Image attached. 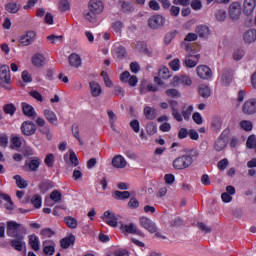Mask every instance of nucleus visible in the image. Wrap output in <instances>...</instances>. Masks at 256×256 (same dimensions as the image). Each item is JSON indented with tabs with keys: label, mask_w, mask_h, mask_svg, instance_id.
I'll return each instance as SVG.
<instances>
[{
	"label": "nucleus",
	"mask_w": 256,
	"mask_h": 256,
	"mask_svg": "<svg viewBox=\"0 0 256 256\" xmlns=\"http://www.w3.org/2000/svg\"><path fill=\"white\" fill-rule=\"evenodd\" d=\"M23 233H27V229L21 224L13 221L7 223L6 235L8 237H17L18 235H23Z\"/></svg>",
	"instance_id": "nucleus-1"
},
{
	"label": "nucleus",
	"mask_w": 256,
	"mask_h": 256,
	"mask_svg": "<svg viewBox=\"0 0 256 256\" xmlns=\"http://www.w3.org/2000/svg\"><path fill=\"white\" fill-rule=\"evenodd\" d=\"M193 165V157L184 154L173 161V167L177 170L189 169Z\"/></svg>",
	"instance_id": "nucleus-2"
},
{
	"label": "nucleus",
	"mask_w": 256,
	"mask_h": 256,
	"mask_svg": "<svg viewBox=\"0 0 256 256\" xmlns=\"http://www.w3.org/2000/svg\"><path fill=\"white\" fill-rule=\"evenodd\" d=\"M148 27L150 29H161V27H165V17L160 14L151 16L148 19Z\"/></svg>",
	"instance_id": "nucleus-3"
},
{
	"label": "nucleus",
	"mask_w": 256,
	"mask_h": 256,
	"mask_svg": "<svg viewBox=\"0 0 256 256\" xmlns=\"http://www.w3.org/2000/svg\"><path fill=\"white\" fill-rule=\"evenodd\" d=\"M139 223L143 229H146L149 233H157V224L148 217H141Z\"/></svg>",
	"instance_id": "nucleus-4"
},
{
	"label": "nucleus",
	"mask_w": 256,
	"mask_h": 256,
	"mask_svg": "<svg viewBox=\"0 0 256 256\" xmlns=\"http://www.w3.org/2000/svg\"><path fill=\"white\" fill-rule=\"evenodd\" d=\"M21 131L26 137H31L37 133V125L31 121H25L21 125Z\"/></svg>",
	"instance_id": "nucleus-5"
},
{
	"label": "nucleus",
	"mask_w": 256,
	"mask_h": 256,
	"mask_svg": "<svg viewBox=\"0 0 256 256\" xmlns=\"http://www.w3.org/2000/svg\"><path fill=\"white\" fill-rule=\"evenodd\" d=\"M11 83V70L9 66L3 65L0 67V85H9Z\"/></svg>",
	"instance_id": "nucleus-6"
},
{
	"label": "nucleus",
	"mask_w": 256,
	"mask_h": 256,
	"mask_svg": "<svg viewBox=\"0 0 256 256\" xmlns=\"http://www.w3.org/2000/svg\"><path fill=\"white\" fill-rule=\"evenodd\" d=\"M36 37H37L36 31H33V30L27 31L26 34L20 37V43L21 45H23V47H29V45H31L35 41Z\"/></svg>",
	"instance_id": "nucleus-7"
},
{
	"label": "nucleus",
	"mask_w": 256,
	"mask_h": 256,
	"mask_svg": "<svg viewBox=\"0 0 256 256\" xmlns=\"http://www.w3.org/2000/svg\"><path fill=\"white\" fill-rule=\"evenodd\" d=\"M242 112L244 115H255L256 113V99L252 98L247 100L243 105H242Z\"/></svg>",
	"instance_id": "nucleus-8"
},
{
	"label": "nucleus",
	"mask_w": 256,
	"mask_h": 256,
	"mask_svg": "<svg viewBox=\"0 0 256 256\" xmlns=\"http://www.w3.org/2000/svg\"><path fill=\"white\" fill-rule=\"evenodd\" d=\"M228 13L230 18H232L234 21H237V19L241 17V3L232 2L229 6Z\"/></svg>",
	"instance_id": "nucleus-9"
},
{
	"label": "nucleus",
	"mask_w": 256,
	"mask_h": 256,
	"mask_svg": "<svg viewBox=\"0 0 256 256\" xmlns=\"http://www.w3.org/2000/svg\"><path fill=\"white\" fill-rule=\"evenodd\" d=\"M122 233H130V235H139V237H145V234L137 229V226L134 223L128 225H121L120 227Z\"/></svg>",
	"instance_id": "nucleus-10"
},
{
	"label": "nucleus",
	"mask_w": 256,
	"mask_h": 256,
	"mask_svg": "<svg viewBox=\"0 0 256 256\" xmlns=\"http://www.w3.org/2000/svg\"><path fill=\"white\" fill-rule=\"evenodd\" d=\"M168 103L171 107L172 117L178 121V123H181V121H183V114L179 112V102H177V100H169Z\"/></svg>",
	"instance_id": "nucleus-11"
},
{
	"label": "nucleus",
	"mask_w": 256,
	"mask_h": 256,
	"mask_svg": "<svg viewBox=\"0 0 256 256\" xmlns=\"http://www.w3.org/2000/svg\"><path fill=\"white\" fill-rule=\"evenodd\" d=\"M10 241V245L15 251H23V248L25 247V235H18L16 237H13Z\"/></svg>",
	"instance_id": "nucleus-12"
},
{
	"label": "nucleus",
	"mask_w": 256,
	"mask_h": 256,
	"mask_svg": "<svg viewBox=\"0 0 256 256\" xmlns=\"http://www.w3.org/2000/svg\"><path fill=\"white\" fill-rule=\"evenodd\" d=\"M199 59H201V55L196 54H188L183 60V63L189 69H193V67H197V63H199Z\"/></svg>",
	"instance_id": "nucleus-13"
},
{
	"label": "nucleus",
	"mask_w": 256,
	"mask_h": 256,
	"mask_svg": "<svg viewBox=\"0 0 256 256\" xmlns=\"http://www.w3.org/2000/svg\"><path fill=\"white\" fill-rule=\"evenodd\" d=\"M88 9L93 11L96 15H101L105 6L101 0H91L88 5Z\"/></svg>",
	"instance_id": "nucleus-14"
},
{
	"label": "nucleus",
	"mask_w": 256,
	"mask_h": 256,
	"mask_svg": "<svg viewBox=\"0 0 256 256\" xmlns=\"http://www.w3.org/2000/svg\"><path fill=\"white\" fill-rule=\"evenodd\" d=\"M192 83L189 76H174L172 79L173 87H179V85L189 86Z\"/></svg>",
	"instance_id": "nucleus-15"
},
{
	"label": "nucleus",
	"mask_w": 256,
	"mask_h": 256,
	"mask_svg": "<svg viewBox=\"0 0 256 256\" xmlns=\"http://www.w3.org/2000/svg\"><path fill=\"white\" fill-rule=\"evenodd\" d=\"M196 73L200 79H211L212 72L211 68L205 65H200L196 68Z\"/></svg>",
	"instance_id": "nucleus-16"
},
{
	"label": "nucleus",
	"mask_w": 256,
	"mask_h": 256,
	"mask_svg": "<svg viewBox=\"0 0 256 256\" xmlns=\"http://www.w3.org/2000/svg\"><path fill=\"white\" fill-rule=\"evenodd\" d=\"M102 219H104L105 223L109 225L110 227H117V216H115V213L111 211H105L103 214Z\"/></svg>",
	"instance_id": "nucleus-17"
},
{
	"label": "nucleus",
	"mask_w": 256,
	"mask_h": 256,
	"mask_svg": "<svg viewBox=\"0 0 256 256\" xmlns=\"http://www.w3.org/2000/svg\"><path fill=\"white\" fill-rule=\"evenodd\" d=\"M232 81H233V70H224L220 78L221 85H223V87H229Z\"/></svg>",
	"instance_id": "nucleus-18"
},
{
	"label": "nucleus",
	"mask_w": 256,
	"mask_h": 256,
	"mask_svg": "<svg viewBox=\"0 0 256 256\" xmlns=\"http://www.w3.org/2000/svg\"><path fill=\"white\" fill-rule=\"evenodd\" d=\"M112 166L115 169H125L127 167V160L121 155H116L112 159Z\"/></svg>",
	"instance_id": "nucleus-19"
},
{
	"label": "nucleus",
	"mask_w": 256,
	"mask_h": 256,
	"mask_svg": "<svg viewBox=\"0 0 256 256\" xmlns=\"http://www.w3.org/2000/svg\"><path fill=\"white\" fill-rule=\"evenodd\" d=\"M227 147V137L222 132L221 135L218 137V139L214 143V149L215 151H223Z\"/></svg>",
	"instance_id": "nucleus-20"
},
{
	"label": "nucleus",
	"mask_w": 256,
	"mask_h": 256,
	"mask_svg": "<svg viewBox=\"0 0 256 256\" xmlns=\"http://www.w3.org/2000/svg\"><path fill=\"white\" fill-rule=\"evenodd\" d=\"M256 0H244L243 3V13L245 15H252L253 11H255Z\"/></svg>",
	"instance_id": "nucleus-21"
},
{
	"label": "nucleus",
	"mask_w": 256,
	"mask_h": 256,
	"mask_svg": "<svg viewBox=\"0 0 256 256\" xmlns=\"http://www.w3.org/2000/svg\"><path fill=\"white\" fill-rule=\"evenodd\" d=\"M243 40L248 45L256 42V29H249L243 35Z\"/></svg>",
	"instance_id": "nucleus-22"
},
{
	"label": "nucleus",
	"mask_w": 256,
	"mask_h": 256,
	"mask_svg": "<svg viewBox=\"0 0 256 256\" xmlns=\"http://www.w3.org/2000/svg\"><path fill=\"white\" fill-rule=\"evenodd\" d=\"M195 33L200 37V39H207L210 35L209 27L200 25L195 29Z\"/></svg>",
	"instance_id": "nucleus-23"
},
{
	"label": "nucleus",
	"mask_w": 256,
	"mask_h": 256,
	"mask_svg": "<svg viewBox=\"0 0 256 256\" xmlns=\"http://www.w3.org/2000/svg\"><path fill=\"white\" fill-rule=\"evenodd\" d=\"M89 85H90V91H91L92 97H99V95L103 93V89L101 88V85L96 81H91Z\"/></svg>",
	"instance_id": "nucleus-24"
},
{
	"label": "nucleus",
	"mask_w": 256,
	"mask_h": 256,
	"mask_svg": "<svg viewBox=\"0 0 256 256\" xmlns=\"http://www.w3.org/2000/svg\"><path fill=\"white\" fill-rule=\"evenodd\" d=\"M29 245L33 251H39L41 249V242L39 241V237H37L35 234L30 235Z\"/></svg>",
	"instance_id": "nucleus-25"
},
{
	"label": "nucleus",
	"mask_w": 256,
	"mask_h": 256,
	"mask_svg": "<svg viewBox=\"0 0 256 256\" xmlns=\"http://www.w3.org/2000/svg\"><path fill=\"white\" fill-rule=\"evenodd\" d=\"M68 61L71 67H75V69H79L81 67V56L79 54L73 53L69 56Z\"/></svg>",
	"instance_id": "nucleus-26"
},
{
	"label": "nucleus",
	"mask_w": 256,
	"mask_h": 256,
	"mask_svg": "<svg viewBox=\"0 0 256 256\" xmlns=\"http://www.w3.org/2000/svg\"><path fill=\"white\" fill-rule=\"evenodd\" d=\"M22 111L26 117H37L35 108L25 102L22 103Z\"/></svg>",
	"instance_id": "nucleus-27"
},
{
	"label": "nucleus",
	"mask_w": 256,
	"mask_h": 256,
	"mask_svg": "<svg viewBox=\"0 0 256 256\" xmlns=\"http://www.w3.org/2000/svg\"><path fill=\"white\" fill-rule=\"evenodd\" d=\"M211 127L215 133H219L221 131V127H223V120L220 116H214L212 118Z\"/></svg>",
	"instance_id": "nucleus-28"
},
{
	"label": "nucleus",
	"mask_w": 256,
	"mask_h": 256,
	"mask_svg": "<svg viewBox=\"0 0 256 256\" xmlns=\"http://www.w3.org/2000/svg\"><path fill=\"white\" fill-rule=\"evenodd\" d=\"M32 64L34 67H43L45 65V56L41 53H37L32 57Z\"/></svg>",
	"instance_id": "nucleus-29"
},
{
	"label": "nucleus",
	"mask_w": 256,
	"mask_h": 256,
	"mask_svg": "<svg viewBox=\"0 0 256 256\" xmlns=\"http://www.w3.org/2000/svg\"><path fill=\"white\" fill-rule=\"evenodd\" d=\"M44 117L45 119H47L48 122L51 123V125H55V123L57 122V114H55V112L49 110V109H45L43 111Z\"/></svg>",
	"instance_id": "nucleus-30"
},
{
	"label": "nucleus",
	"mask_w": 256,
	"mask_h": 256,
	"mask_svg": "<svg viewBox=\"0 0 256 256\" xmlns=\"http://www.w3.org/2000/svg\"><path fill=\"white\" fill-rule=\"evenodd\" d=\"M144 115L146 119L153 121V119H156L157 117V110L155 108H151L150 106H146L144 108Z\"/></svg>",
	"instance_id": "nucleus-31"
},
{
	"label": "nucleus",
	"mask_w": 256,
	"mask_h": 256,
	"mask_svg": "<svg viewBox=\"0 0 256 256\" xmlns=\"http://www.w3.org/2000/svg\"><path fill=\"white\" fill-rule=\"evenodd\" d=\"M74 243H75L74 235H70V236L60 240V245H61L62 249H69V247H71V245H73Z\"/></svg>",
	"instance_id": "nucleus-32"
},
{
	"label": "nucleus",
	"mask_w": 256,
	"mask_h": 256,
	"mask_svg": "<svg viewBox=\"0 0 256 256\" xmlns=\"http://www.w3.org/2000/svg\"><path fill=\"white\" fill-rule=\"evenodd\" d=\"M19 9H21V5L17 4L16 2H8L5 4V10L8 13H19Z\"/></svg>",
	"instance_id": "nucleus-33"
},
{
	"label": "nucleus",
	"mask_w": 256,
	"mask_h": 256,
	"mask_svg": "<svg viewBox=\"0 0 256 256\" xmlns=\"http://www.w3.org/2000/svg\"><path fill=\"white\" fill-rule=\"evenodd\" d=\"M198 93L204 99H207L208 97H211V88L205 84H201L198 88Z\"/></svg>",
	"instance_id": "nucleus-34"
},
{
	"label": "nucleus",
	"mask_w": 256,
	"mask_h": 256,
	"mask_svg": "<svg viewBox=\"0 0 256 256\" xmlns=\"http://www.w3.org/2000/svg\"><path fill=\"white\" fill-rule=\"evenodd\" d=\"M113 197H114V199H117L118 201H124V199H129V197H131V192H129V191L121 192L119 190H116L113 193Z\"/></svg>",
	"instance_id": "nucleus-35"
},
{
	"label": "nucleus",
	"mask_w": 256,
	"mask_h": 256,
	"mask_svg": "<svg viewBox=\"0 0 256 256\" xmlns=\"http://www.w3.org/2000/svg\"><path fill=\"white\" fill-rule=\"evenodd\" d=\"M0 198L6 201L5 207L8 211H13L15 209V204L11 200V196L7 194H0Z\"/></svg>",
	"instance_id": "nucleus-36"
},
{
	"label": "nucleus",
	"mask_w": 256,
	"mask_h": 256,
	"mask_svg": "<svg viewBox=\"0 0 256 256\" xmlns=\"http://www.w3.org/2000/svg\"><path fill=\"white\" fill-rule=\"evenodd\" d=\"M13 179L16 181V185L19 187V189H27V187H29V183H27V181L23 179L21 175H15Z\"/></svg>",
	"instance_id": "nucleus-37"
},
{
	"label": "nucleus",
	"mask_w": 256,
	"mask_h": 256,
	"mask_svg": "<svg viewBox=\"0 0 256 256\" xmlns=\"http://www.w3.org/2000/svg\"><path fill=\"white\" fill-rule=\"evenodd\" d=\"M107 115H108V119H109V123L112 131H117V129L115 128V121H117V114H115L113 110H107Z\"/></svg>",
	"instance_id": "nucleus-38"
},
{
	"label": "nucleus",
	"mask_w": 256,
	"mask_h": 256,
	"mask_svg": "<svg viewBox=\"0 0 256 256\" xmlns=\"http://www.w3.org/2000/svg\"><path fill=\"white\" fill-rule=\"evenodd\" d=\"M97 15L98 14H96V12L91 11V9L84 11V17L90 23H95V21H97Z\"/></svg>",
	"instance_id": "nucleus-39"
},
{
	"label": "nucleus",
	"mask_w": 256,
	"mask_h": 256,
	"mask_svg": "<svg viewBox=\"0 0 256 256\" xmlns=\"http://www.w3.org/2000/svg\"><path fill=\"white\" fill-rule=\"evenodd\" d=\"M125 55H127L125 47L119 46L114 49V57H116V59H124Z\"/></svg>",
	"instance_id": "nucleus-40"
},
{
	"label": "nucleus",
	"mask_w": 256,
	"mask_h": 256,
	"mask_svg": "<svg viewBox=\"0 0 256 256\" xmlns=\"http://www.w3.org/2000/svg\"><path fill=\"white\" fill-rule=\"evenodd\" d=\"M64 222L66 223L67 227H69V229H77V219L71 217V216H66L64 218Z\"/></svg>",
	"instance_id": "nucleus-41"
},
{
	"label": "nucleus",
	"mask_w": 256,
	"mask_h": 256,
	"mask_svg": "<svg viewBox=\"0 0 256 256\" xmlns=\"http://www.w3.org/2000/svg\"><path fill=\"white\" fill-rule=\"evenodd\" d=\"M41 165V159L40 158H34L28 163L29 171H37Z\"/></svg>",
	"instance_id": "nucleus-42"
},
{
	"label": "nucleus",
	"mask_w": 256,
	"mask_h": 256,
	"mask_svg": "<svg viewBox=\"0 0 256 256\" xmlns=\"http://www.w3.org/2000/svg\"><path fill=\"white\" fill-rule=\"evenodd\" d=\"M3 111L4 113H6V115H10L11 117H13V115H15V111H17V108L13 103L5 104L3 106Z\"/></svg>",
	"instance_id": "nucleus-43"
},
{
	"label": "nucleus",
	"mask_w": 256,
	"mask_h": 256,
	"mask_svg": "<svg viewBox=\"0 0 256 256\" xmlns=\"http://www.w3.org/2000/svg\"><path fill=\"white\" fill-rule=\"evenodd\" d=\"M38 187L42 193H47V191H49V189H53V182L42 181V182H40Z\"/></svg>",
	"instance_id": "nucleus-44"
},
{
	"label": "nucleus",
	"mask_w": 256,
	"mask_h": 256,
	"mask_svg": "<svg viewBox=\"0 0 256 256\" xmlns=\"http://www.w3.org/2000/svg\"><path fill=\"white\" fill-rule=\"evenodd\" d=\"M239 126L241 127V129H243V131H246V132L253 131V122L249 120L240 121Z\"/></svg>",
	"instance_id": "nucleus-45"
},
{
	"label": "nucleus",
	"mask_w": 256,
	"mask_h": 256,
	"mask_svg": "<svg viewBox=\"0 0 256 256\" xmlns=\"http://www.w3.org/2000/svg\"><path fill=\"white\" fill-rule=\"evenodd\" d=\"M215 19L218 20L220 23H223V21L227 19V11H225L224 9L216 10Z\"/></svg>",
	"instance_id": "nucleus-46"
},
{
	"label": "nucleus",
	"mask_w": 256,
	"mask_h": 256,
	"mask_svg": "<svg viewBox=\"0 0 256 256\" xmlns=\"http://www.w3.org/2000/svg\"><path fill=\"white\" fill-rule=\"evenodd\" d=\"M158 75L161 79H169L172 76L171 71H169V68L167 67L160 68Z\"/></svg>",
	"instance_id": "nucleus-47"
},
{
	"label": "nucleus",
	"mask_w": 256,
	"mask_h": 256,
	"mask_svg": "<svg viewBox=\"0 0 256 256\" xmlns=\"http://www.w3.org/2000/svg\"><path fill=\"white\" fill-rule=\"evenodd\" d=\"M47 40L50 41L52 45H57V43H63V35L57 36L55 34H51L47 36Z\"/></svg>",
	"instance_id": "nucleus-48"
},
{
	"label": "nucleus",
	"mask_w": 256,
	"mask_h": 256,
	"mask_svg": "<svg viewBox=\"0 0 256 256\" xmlns=\"http://www.w3.org/2000/svg\"><path fill=\"white\" fill-rule=\"evenodd\" d=\"M39 132L42 133V135H46L48 141H51L53 135L51 134V127H49V125L40 127Z\"/></svg>",
	"instance_id": "nucleus-49"
},
{
	"label": "nucleus",
	"mask_w": 256,
	"mask_h": 256,
	"mask_svg": "<svg viewBox=\"0 0 256 256\" xmlns=\"http://www.w3.org/2000/svg\"><path fill=\"white\" fill-rule=\"evenodd\" d=\"M70 9H71V4L69 3V0H60L59 10L62 13H65V11H69Z\"/></svg>",
	"instance_id": "nucleus-50"
},
{
	"label": "nucleus",
	"mask_w": 256,
	"mask_h": 256,
	"mask_svg": "<svg viewBox=\"0 0 256 256\" xmlns=\"http://www.w3.org/2000/svg\"><path fill=\"white\" fill-rule=\"evenodd\" d=\"M146 133L148 135H155V133H157V124H155L154 122H149L146 125Z\"/></svg>",
	"instance_id": "nucleus-51"
},
{
	"label": "nucleus",
	"mask_w": 256,
	"mask_h": 256,
	"mask_svg": "<svg viewBox=\"0 0 256 256\" xmlns=\"http://www.w3.org/2000/svg\"><path fill=\"white\" fill-rule=\"evenodd\" d=\"M169 67L172 69V71H179V69H181V60L175 58L169 62Z\"/></svg>",
	"instance_id": "nucleus-52"
},
{
	"label": "nucleus",
	"mask_w": 256,
	"mask_h": 256,
	"mask_svg": "<svg viewBox=\"0 0 256 256\" xmlns=\"http://www.w3.org/2000/svg\"><path fill=\"white\" fill-rule=\"evenodd\" d=\"M166 95L167 97H173L174 99H179V97H181V93L175 88L166 90Z\"/></svg>",
	"instance_id": "nucleus-53"
},
{
	"label": "nucleus",
	"mask_w": 256,
	"mask_h": 256,
	"mask_svg": "<svg viewBox=\"0 0 256 256\" xmlns=\"http://www.w3.org/2000/svg\"><path fill=\"white\" fill-rule=\"evenodd\" d=\"M256 146V136L255 134H252L248 137L246 141V147L247 149H253Z\"/></svg>",
	"instance_id": "nucleus-54"
},
{
	"label": "nucleus",
	"mask_w": 256,
	"mask_h": 256,
	"mask_svg": "<svg viewBox=\"0 0 256 256\" xmlns=\"http://www.w3.org/2000/svg\"><path fill=\"white\" fill-rule=\"evenodd\" d=\"M245 57V51L242 49L235 50L233 53V59L234 61H241Z\"/></svg>",
	"instance_id": "nucleus-55"
},
{
	"label": "nucleus",
	"mask_w": 256,
	"mask_h": 256,
	"mask_svg": "<svg viewBox=\"0 0 256 256\" xmlns=\"http://www.w3.org/2000/svg\"><path fill=\"white\" fill-rule=\"evenodd\" d=\"M61 197H62L61 192L57 190L52 191L50 194V199L55 203H59V201H61Z\"/></svg>",
	"instance_id": "nucleus-56"
},
{
	"label": "nucleus",
	"mask_w": 256,
	"mask_h": 256,
	"mask_svg": "<svg viewBox=\"0 0 256 256\" xmlns=\"http://www.w3.org/2000/svg\"><path fill=\"white\" fill-rule=\"evenodd\" d=\"M44 163L47 167H53L55 163V156L53 154H48L44 159Z\"/></svg>",
	"instance_id": "nucleus-57"
},
{
	"label": "nucleus",
	"mask_w": 256,
	"mask_h": 256,
	"mask_svg": "<svg viewBox=\"0 0 256 256\" xmlns=\"http://www.w3.org/2000/svg\"><path fill=\"white\" fill-rule=\"evenodd\" d=\"M101 77H103L106 87H113V81H111L107 72L103 71Z\"/></svg>",
	"instance_id": "nucleus-58"
},
{
	"label": "nucleus",
	"mask_w": 256,
	"mask_h": 256,
	"mask_svg": "<svg viewBox=\"0 0 256 256\" xmlns=\"http://www.w3.org/2000/svg\"><path fill=\"white\" fill-rule=\"evenodd\" d=\"M191 113H193V106L190 105L186 110L182 111V116L185 121H189L191 119Z\"/></svg>",
	"instance_id": "nucleus-59"
},
{
	"label": "nucleus",
	"mask_w": 256,
	"mask_h": 256,
	"mask_svg": "<svg viewBox=\"0 0 256 256\" xmlns=\"http://www.w3.org/2000/svg\"><path fill=\"white\" fill-rule=\"evenodd\" d=\"M130 127L133 129L134 133H139L141 131V125L139 124V120H132L130 122Z\"/></svg>",
	"instance_id": "nucleus-60"
},
{
	"label": "nucleus",
	"mask_w": 256,
	"mask_h": 256,
	"mask_svg": "<svg viewBox=\"0 0 256 256\" xmlns=\"http://www.w3.org/2000/svg\"><path fill=\"white\" fill-rule=\"evenodd\" d=\"M197 227H198V229H200V231H202V233H211V231H212L211 227L207 226L203 222H199L197 224Z\"/></svg>",
	"instance_id": "nucleus-61"
},
{
	"label": "nucleus",
	"mask_w": 256,
	"mask_h": 256,
	"mask_svg": "<svg viewBox=\"0 0 256 256\" xmlns=\"http://www.w3.org/2000/svg\"><path fill=\"white\" fill-rule=\"evenodd\" d=\"M31 203H32V205H34V207H35L36 209H40V207H41V196L35 195V196L31 199Z\"/></svg>",
	"instance_id": "nucleus-62"
},
{
	"label": "nucleus",
	"mask_w": 256,
	"mask_h": 256,
	"mask_svg": "<svg viewBox=\"0 0 256 256\" xmlns=\"http://www.w3.org/2000/svg\"><path fill=\"white\" fill-rule=\"evenodd\" d=\"M112 28L114 29V31L116 33H121V31L123 30V22L121 21H116L112 24Z\"/></svg>",
	"instance_id": "nucleus-63"
},
{
	"label": "nucleus",
	"mask_w": 256,
	"mask_h": 256,
	"mask_svg": "<svg viewBox=\"0 0 256 256\" xmlns=\"http://www.w3.org/2000/svg\"><path fill=\"white\" fill-rule=\"evenodd\" d=\"M183 225V219L177 217L171 220L170 227H181Z\"/></svg>",
	"instance_id": "nucleus-64"
}]
</instances>
